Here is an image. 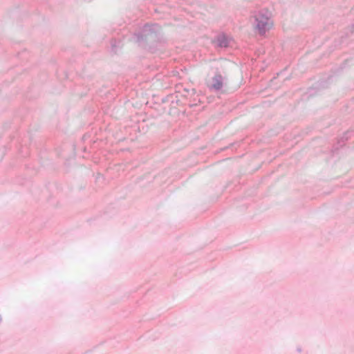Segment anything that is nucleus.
<instances>
[{
  "label": "nucleus",
  "instance_id": "f257e3e1",
  "mask_svg": "<svg viewBox=\"0 0 354 354\" xmlns=\"http://www.w3.org/2000/svg\"><path fill=\"white\" fill-rule=\"evenodd\" d=\"M161 28L157 24L145 25L140 32L136 34V41L142 46L152 45L160 39Z\"/></svg>",
  "mask_w": 354,
  "mask_h": 354
},
{
  "label": "nucleus",
  "instance_id": "f03ea898",
  "mask_svg": "<svg viewBox=\"0 0 354 354\" xmlns=\"http://www.w3.org/2000/svg\"><path fill=\"white\" fill-rule=\"evenodd\" d=\"M254 28L261 35H264L273 25L271 20V13L268 10L259 11L254 15Z\"/></svg>",
  "mask_w": 354,
  "mask_h": 354
},
{
  "label": "nucleus",
  "instance_id": "7ed1b4c3",
  "mask_svg": "<svg viewBox=\"0 0 354 354\" xmlns=\"http://www.w3.org/2000/svg\"><path fill=\"white\" fill-rule=\"evenodd\" d=\"M223 80L224 78L221 74L216 73L212 78V84L209 86L210 89L214 91L221 90L223 86Z\"/></svg>",
  "mask_w": 354,
  "mask_h": 354
},
{
  "label": "nucleus",
  "instance_id": "20e7f679",
  "mask_svg": "<svg viewBox=\"0 0 354 354\" xmlns=\"http://www.w3.org/2000/svg\"><path fill=\"white\" fill-rule=\"evenodd\" d=\"M216 44L219 47H227L228 46V39L223 35H218L216 38Z\"/></svg>",
  "mask_w": 354,
  "mask_h": 354
}]
</instances>
